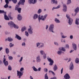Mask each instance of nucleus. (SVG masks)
Here are the masks:
<instances>
[{
  "label": "nucleus",
  "mask_w": 79,
  "mask_h": 79,
  "mask_svg": "<svg viewBox=\"0 0 79 79\" xmlns=\"http://www.w3.org/2000/svg\"><path fill=\"white\" fill-rule=\"evenodd\" d=\"M48 16V14H46L44 15V16L43 15H41L40 14H39V15L37 14H35L33 16V19H37V18H38V20L39 23H40V20L42 21H45L46 20V18Z\"/></svg>",
  "instance_id": "f257e3e1"
},
{
  "label": "nucleus",
  "mask_w": 79,
  "mask_h": 79,
  "mask_svg": "<svg viewBox=\"0 0 79 79\" xmlns=\"http://www.w3.org/2000/svg\"><path fill=\"white\" fill-rule=\"evenodd\" d=\"M66 17H67V19L68 20V23L69 24V25L70 26L72 25V24H73V19L70 18V16L68 14H66Z\"/></svg>",
  "instance_id": "f03ea898"
},
{
  "label": "nucleus",
  "mask_w": 79,
  "mask_h": 79,
  "mask_svg": "<svg viewBox=\"0 0 79 79\" xmlns=\"http://www.w3.org/2000/svg\"><path fill=\"white\" fill-rule=\"evenodd\" d=\"M24 71V68L23 67L21 68L20 69V71L17 70V76H19V79L22 77V75H23V73H21V72Z\"/></svg>",
  "instance_id": "7ed1b4c3"
},
{
  "label": "nucleus",
  "mask_w": 79,
  "mask_h": 79,
  "mask_svg": "<svg viewBox=\"0 0 79 79\" xmlns=\"http://www.w3.org/2000/svg\"><path fill=\"white\" fill-rule=\"evenodd\" d=\"M36 47L38 48H44V43H43L38 42L36 43Z\"/></svg>",
  "instance_id": "20e7f679"
},
{
  "label": "nucleus",
  "mask_w": 79,
  "mask_h": 79,
  "mask_svg": "<svg viewBox=\"0 0 79 79\" xmlns=\"http://www.w3.org/2000/svg\"><path fill=\"white\" fill-rule=\"evenodd\" d=\"M54 29V25L53 24H51L49 27V31L51 32L54 33L55 32L53 31Z\"/></svg>",
  "instance_id": "39448f33"
},
{
  "label": "nucleus",
  "mask_w": 79,
  "mask_h": 79,
  "mask_svg": "<svg viewBox=\"0 0 79 79\" xmlns=\"http://www.w3.org/2000/svg\"><path fill=\"white\" fill-rule=\"evenodd\" d=\"M28 32L29 34H33V28H32L31 25L29 26V28L28 29Z\"/></svg>",
  "instance_id": "423d86ee"
},
{
  "label": "nucleus",
  "mask_w": 79,
  "mask_h": 79,
  "mask_svg": "<svg viewBox=\"0 0 79 79\" xmlns=\"http://www.w3.org/2000/svg\"><path fill=\"white\" fill-rule=\"evenodd\" d=\"M74 11L75 12V13L74 14H72V15L73 16H76L77 15V14L78 13H79V7H77L75 10Z\"/></svg>",
  "instance_id": "0eeeda50"
},
{
  "label": "nucleus",
  "mask_w": 79,
  "mask_h": 79,
  "mask_svg": "<svg viewBox=\"0 0 79 79\" xmlns=\"http://www.w3.org/2000/svg\"><path fill=\"white\" fill-rule=\"evenodd\" d=\"M47 59L49 62H50L49 64V65L50 66H52L53 64V60L51 58L49 57H47Z\"/></svg>",
  "instance_id": "6e6552de"
},
{
  "label": "nucleus",
  "mask_w": 79,
  "mask_h": 79,
  "mask_svg": "<svg viewBox=\"0 0 79 79\" xmlns=\"http://www.w3.org/2000/svg\"><path fill=\"white\" fill-rule=\"evenodd\" d=\"M15 23L13 22V21H10L8 23V26L10 27V29H13V25Z\"/></svg>",
  "instance_id": "1a4fd4ad"
},
{
  "label": "nucleus",
  "mask_w": 79,
  "mask_h": 79,
  "mask_svg": "<svg viewBox=\"0 0 79 79\" xmlns=\"http://www.w3.org/2000/svg\"><path fill=\"white\" fill-rule=\"evenodd\" d=\"M3 62L4 64L6 66H8V62L7 61H6V59H5V57H4L3 58Z\"/></svg>",
  "instance_id": "9d476101"
},
{
  "label": "nucleus",
  "mask_w": 79,
  "mask_h": 79,
  "mask_svg": "<svg viewBox=\"0 0 79 79\" xmlns=\"http://www.w3.org/2000/svg\"><path fill=\"white\" fill-rule=\"evenodd\" d=\"M25 2V0H20L18 2V5H23V6H24Z\"/></svg>",
  "instance_id": "9b49d317"
},
{
  "label": "nucleus",
  "mask_w": 79,
  "mask_h": 79,
  "mask_svg": "<svg viewBox=\"0 0 79 79\" xmlns=\"http://www.w3.org/2000/svg\"><path fill=\"white\" fill-rule=\"evenodd\" d=\"M37 0H28V2L29 4H35Z\"/></svg>",
  "instance_id": "f8f14e48"
},
{
  "label": "nucleus",
  "mask_w": 79,
  "mask_h": 79,
  "mask_svg": "<svg viewBox=\"0 0 79 79\" xmlns=\"http://www.w3.org/2000/svg\"><path fill=\"white\" fill-rule=\"evenodd\" d=\"M69 69L71 71H72L74 69V64L73 62H71L69 66Z\"/></svg>",
  "instance_id": "ddd939ff"
},
{
  "label": "nucleus",
  "mask_w": 79,
  "mask_h": 79,
  "mask_svg": "<svg viewBox=\"0 0 79 79\" xmlns=\"http://www.w3.org/2000/svg\"><path fill=\"white\" fill-rule=\"evenodd\" d=\"M6 15V12H5V13L4 14V19L6 21H9V20H10V19Z\"/></svg>",
  "instance_id": "4468645a"
},
{
  "label": "nucleus",
  "mask_w": 79,
  "mask_h": 79,
  "mask_svg": "<svg viewBox=\"0 0 79 79\" xmlns=\"http://www.w3.org/2000/svg\"><path fill=\"white\" fill-rule=\"evenodd\" d=\"M40 55H38L36 57V61L37 62H40L41 61V59L40 58Z\"/></svg>",
  "instance_id": "2eb2a0df"
},
{
  "label": "nucleus",
  "mask_w": 79,
  "mask_h": 79,
  "mask_svg": "<svg viewBox=\"0 0 79 79\" xmlns=\"http://www.w3.org/2000/svg\"><path fill=\"white\" fill-rule=\"evenodd\" d=\"M63 8L62 10L64 12H66L67 11V7H66V4H64L63 5Z\"/></svg>",
  "instance_id": "dca6fc26"
},
{
  "label": "nucleus",
  "mask_w": 79,
  "mask_h": 79,
  "mask_svg": "<svg viewBox=\"0 0 79 79\" xmlns=\"http://www.w3.org/2000/svg\"><path fill=\"white\" fill-rule=\"evenodd\" d=\"M17 19L19 21H21L23 19V17L21 14H18L17 16Z\"/></svg>",
  "instance_id": "f3484780"
},
{
  "label": "nucleus",
  "mask_w": 79,
  "mask_h": 79,
  "mask_svg": "<svg viewBox=\"0 0 79 79\" xmlns=\"http://www.w3.org/2000/svg\"><path fill=\"white\" fill-rule=\"evenodd\" d=\"M73 48L74 50H77V45L74 43H72Z\"/></svg>",
  "instance_id": "a211bd4d"
},
{
  "label": "nucleus",
  "mask_w": 79,
  "mask_h": 79,
  "mask_svg": "<svg viewBox=\"0 0 79 79\" xmlns=\"http://www.w3.org/2000/svg\"><path fill=\"white\" fill-rule=\"evenodd\" d=\"M64 77L66 79H69L70 78V76L68 73H66L64 76Z\"/></svg>",
  "instance_id": "6ab92c4d"
},
{
  "label": "nucleus",
  "mask_w": 79,
  "mask_h": 79,
  "mask_svg": "<svg viewBox=\"0 0 79 79\" xmlns=\"http://www.w3.org/2000/svg\"><path fill=\"white\" fill-rule=\"evenodd\" d=\"M51 3L53 4H55V5H57L58 4V1L55 0H51Z\"/></svg>",
  "instance_id": "aec40b11"
},
{
  "label": "nucleus",
  "mask_w": 79,
  "mask_h": 79,
  "mask_svg": "<svg viewBox=\"0 0 79 79\" xmlns=\"http://www.w3.org/2000/svg\"><path fill=\"white\" fill-rule=\"evenodd\" d=\"M15 38H16L17 39H18V40H21L22 39H21V37H20V36H19V35H18L17 34H15Z\"/></svg>",
  "instance_id": "412c9836"
},
{
  "label": "nucleus",
  "mask_w": 79,
  "mask_h": 79,
  "mask_svg": "<svg viewBox=\"0 0 79 79\" xmlns=\"http://www.w3.org/2000/svg\"><path fill=\"white\" fill-rule=\"evenodd\" d=\"M60 35L62 39H65V38L67 37V36L64 35V34L63 33H61Z\"/></svg>",
  "instance_id": "4be33fe9"
},
{
  "label": "nucleus",
  "mask_w": 79,
  "mask_h": 79,
  "mask_svg": "<svg viewBox=\"0 0 79 79\" xmlns=\"http://www.w3.org/2000/svg\"><path fill=\"white\" fill-rule=\"evenodd\" d=\"M75 24L77 25H79V18L78 19L77 18H76L75 20Z\"/></svg>",
  "instance_id": "5701e85b"
},
{
  "label": "nucleus",
  "mask_w": 79,
  "mask_h": 79,
  "mask_svg": "<svg viewBox=\"0 0 79 79\" xmlns=\"http://www.w3.org/2000/svg\"><path fill=\"white\" fill-rule=\"evenodd\" d=\"M53 69L54 71H56V70L58 69V67L57 66V65H56V64H55V66H54Z\"/></svg>",
  "instance_id": "b1692460"
},
{
  "label": "nucleus",
  "mask_w": 79,
  "mask_h": 79,
  "mask_svg": "<svg viewBox=\"0 0 79 79\" xmlns=\"http://www.w3.org/2000/svg\"><path fill=\"white\" fill-rule=\"evenodd\" d=\"M7 40L9 42H13V39H12L11 37H9L7 38Z\"/></svg>",
  "instance_id": "393cba45"
},
{
  "label": "nucleus",
  "mask_w": 79,
  "mask_h": 79,
  "mask_svg": "<svg viewBox=\"0 0 79 79\" xmlns=\"http://www.w3.org/2000/svg\"><path fill=\"white\" fill-rule=\"evenodd\" d=\"M59 50H60L61 51H63V52H65L66 50L64 49V48L63 47L60 48H59Z\"/></svg>",
  "instance_id": "a878e982"
},
{
  "label": "nucleus",
  "mask_w": 79,
  "mask_h": 79,
  "mask_svg": "<svg viewBox=\"0 0 79 79\" xmlns=\"http://www.w3.org/2000/svg\"><path fill=\"white\" fill-rule=\"evenodd\" d=\"M54 21L56 23H60V20L58 19L57 18H55Z\"/></svg>",
  "instance_id": "bb28decb"
},
{
  "label": "nucleus",
  "mask_w": 79,
  "mask_h": 79,
  "mask_svg": "<svg viewBox=\"0 0 79 79\" xmlns=\"http://www.w3.org/2000/svg\"><path fill=\"white\" fill-rule=\"evenodd\" d=\"M19 6H20V5L19 4H18V3L17 5L15 6V10H17L18 9H19Z\"/></svg>",
  "instance_id": "cd10ccee"
},
{
  "label": "nucleus",
  "mask_w": 79,
  "mask_h": 79,
  "mask_svg": "<svg viewBox=\"0 0 79 79\" xmlns=\"http://www.w3.org/2000/svg\"><path fill=\"white\" fill-rule=\"evenodd\" d=\"M32 68L33 69V70L34 71H35V72H37V71H38V69H37L34 66H33L32 67Z\"/></svg>",
  "instance_id": "c85d7f7f"
},
{
  "label": "nucleus",
  "mask_w": 79,
  "mask_h": 79,
  "mask_svg": "<svg viewBox=\"0 0 79 79\" xmlns=\"http://www.w3.org/2000/svg\"><path fill=\"white\" fill-rule=\"evenodd\" d=\"M13 27H14L15 29H18L19 28V26L14 23L13 25Z\"/></svg>",
  "instance_id": "c756f323"
},
{
  "label": "nucleus",
  "mask_w": 79,
  "mask_h": 79,
  "mask_svg": "<svg viewBox=\"0 0 79 79\" xmlns=\"http://www.w3.org/2000/svg\"><path fill=\"white\" fill-rule=\"evenodd\" d=\"M26 27H24L22 28L21 31V32H23L24 31H26Z\"/></svg>",
  "instance_id": "7c9ffc66"
},
{
  "label": "nucleus",
  "mask_w": 79,
  "mask_h": 79,
  "mask_svg": "<svg viewBox=\"0 0 79 79\" xmlns=\"http://www.w3.org/2000/svg\"><path fill=\"white\" fill-rule=\"evenodd\" d=\"M40 52L41 55H43L44 54V53H45L44 52V51L43 50H40Z\"/></svg>",
  "instance_id": "2f4dec72"
},
{
  "label": "nucleus",
  "mask_w": 79,
  "mask_h": 79,
  "mask_svg": "<svg viewBox=\"0 0 79 79\" xmlns=\"http://www.w3.org/2000/svg\"><path fill=\"white\" fill-rule=\"evenodd\" d=\"M42 9H39L37 11V13L38 14H40L42 13Z\"/></svg>",
  "instance_id": "473e14b6"
},
{
  "label": "nucleus",
  "mask_w": 79,
  "mask_h": 79,
  "mask_svg": "<svg viewBox=\"0 0 79 79\" xmlns=\"http://www.w3.org/2000/svg\"><path fill=\"white\" fill-rule=\"evenodd\" d=\"M75 62L76 63H77V64H79V58H76L75 60Z\"/></svg>",
  "instance_id": "72a5a7b5"
},
{
  "label": "nucleus",
  "mask_w": 79,
  "mask_h": 79,
  "mask_svg": "<svg viewBox=\"0 0 79 79\" xmlns=\"http://www.w3.org/2000/svg\"><path fill=\"white\" fill-rule=\"evenodd\" d=\"M61 53H62V51H61V50H59L57 52V54L58 55H61Z\"/></svg>",
  "instance_id": "f704fd0d"
},
{
  "label": "nucleus",
  "mask_w": 79,
  "mask_h": 79,
  "mask_svg": "<svg viewBox=\"0 0 79 79\" xmlns=\"http://www.w3.org/2000/svg\"><path fill=\"white\" fill-rule=\"evenodd\" d=\"M10 50L8 48H6V54H8L10 52Z\"/></svg>",
  "instance_id": "c9c22d12"
},
{
  "label": "nucleus",
  "mask_w": 79,
  "mask_h": 79,
  "mask_svg": "<svg viewBox=\"0 0 79 79\" xmlns=\"http://www.w3.org/2000/svg\"><path fill=\"white\" fill-rule=\"evenodd\" d=\"M8 69L9 71H11V70H12V68H11V66H10V65H9L8 66Z\"/></svg>",
  "instance_id": "e433bc0d"
},
{
  "label": "nucleus",
  "mask_w": 79,
  "mask_h": 79,
  "mask_svg": "<svg viewBox=\"0 0 79 79\" xmlns=\"http://www.w3.org/2000/svg\"><path fill=\"white\" fill-rule=\"evenodd\" d=\"M25 34L27 37H28L29 36V32L27 31H25Z\"/></svg>",
  "instance_id": "4c0bfd02"
},
{
  "label": "nucleus",
  "mask_w": 79,
  "mask_h": 79,
  "mask_svg": "<svg viewBox=\"0 0 79 79\" xmlns=\"http://www.w3.org/2000/svg\"><path fill=\"white\" fill-rule=\"evenodd\" d=\"M21 8H19L17 10V11H18V13H21Z\"/></svg>",
  "instance_id": "58836bf2"
},
{
  "label": "nucleus",
  "mask_w": 79,
  "mask_h": 79,
  "mask_svg": "<svg viewBox=\"0 0 79 79\" xmlns=\"http://www.w3.org/2000/svg\"><path fill=\"white\" fill-rule=\"evenodd\" d=\"M43 55L44 59H46L47 58V56L45 53H44V54H43Z\"/></svg>",
  "instance_id": "ea45409f"
},
{
  "label": "nucleus",
  "mask_w": 79,
  "mask_h": 79,
  "mask_svg": "<svg viewBox=\"0 0 79 79\" xmlns=\"http://www.w3.org/2000/svg\"><path fill=\"white\" fill-rule=\"evenodd\" d=\"M54 44L55 45H56V46H59V45L58 43L56 42H54Z\"/></svg>",
  "instance_id": "a19ab883"
},
{
  "label": "nucleus",
  "mask_w": 79,
  "mask_h": 79,
  "mask_svg": "<svg viewBox=\"0 0 79 79\" xmlns=\"http://www.w3.org/2000/svg\"><path fill=\"white\" fill-rule=\"evenodd\" d=\"M44 79H48V76H47V73H46L44 76Z\"/></svg>",
  "instance_id": "79ce46f5"
},
{
  "label": "nucleus",
  "mask_w": 79,
  "mask_h": 79,
  "mask_svg": "<svg viewBox=\"0 0 79 79\" xmlns=\"http://www.w3.org/2000/svg\"><path fill=\"white\" fill-rule=\"evenodd\" d=\"M9 60H13V58L12 56H9L8 58Z\"/></svg>",
  "instance_id": "37998d69"
},
{
  "label": "nucleus",
  "mask_w": 79,
  "mask_h": 79,
  "mask_svg": "<svg viewBox=\"0 0 79 79\" xmlns=\"http://www.w3.org/2000/svg\"><path fill=\"white\" fill-rule=\"evenodd\" d=\"M12 43H10V48H11V47H13V46H14V44H12Z\"/></svg>",
  "instance_id": "c03bdc74"
},
{
  "label": "nucleus",
  "mask_w": 79,
  "mask_h": 79,
  "mask_svg": "<svg viewBox=\"0 0 79 79\" xmlns=\"http://www.w3.org/2000/svg\"><path fill=\"white\" fill-rule=\"evenodd\" d=\"M71 3V0H68L67 1V5H69Z\"/></svg>",
  "instance_id": "a18cd8bd"
},
{
  "label": "nucleus",
  "mask_w": 79,
  "mask_h": 79,
  "mask_svg": "<svg viewBox=\"0 0 79 79\" xmlns=\"http://www.w3.org/2000/svg\"><path fill=\"white\" fill-rule=\"evenodd\" d=\"M5 13V12L4 10H0V14H4Z\"/></svg>",
  "instance_id": "49530a36"
},
{
  "label": "nucleus",
  "mask_w": 79,
  "mask_h": 79,
  "mask_svg": "<svg viewBox=\"0 0 79 79\" xmlns=\"http://www.w3.org/2000/svg\"><path fill=\"white\" fill-rule=\"evenodd\" d=\"M5 33L6 35H8V34H10V32H8L7 31H5Z\"/></svg>",
  "instance_id": "de8ad7c7"
},
{
  "label": "nucleus",
  "mask_w": 79,
  "mask_h": 79,
  "mask_svg": "<svg viewBox=\"0 0 79 79\" xmlns=\"http://www.w3.org/2000/svg\"><path fill=\"white\" fill-rule=\"evenodd\" d=\"M22 45L23 47H26V43L24 42L22 43Z\"/></svg>",
  "instance_id": "09e8293b"
},
{
  "label": "nucleus",
  "mask_w": 79,
  "mask_h": 79,
  "mask_svg": "<svg viewBox=\"0 0 79 79\" xmlns=\"http://www.w3.org/2000/svg\"><path fill=\"white\" fill-rule=\"evenodd\" d=\"M23 57H22L20 58V60L19 61V63H21L22 61H23Z\"/></svg>",
  "instance_id": "8fccbe9b"
},
{
  "label": "nucleus",
  "mask_w": 79,
  "mask_h": 79,
  "mask_svg": "<svg viewBox=\"0 0 79 79\" xmlns=\"http://www.w3.org/2000/svg\"><path fill=\"white\" fill-rule=\"evenodd\" d=\"M4 7L5 8H8V5L7 4H6L5 6H4Z\"/></svg>",
  "instance_id": "3c124183"
},
{
  "label": "nucleus",
  "mask_w": 79,
  "mask_h": 79,
  "mask_svg": "<svg viewBox=\"0 0 79 79\" xmlns=\"http://www.w3.org/2000/svg\"><path fill=\"white\" fill-rule=\"evenodd\" d=\"M5 2L6 3V4H7L9 3V1H8V0H5Z\"/></svg>",
  "instance_id": "603ef678"
},
{
  "label": "nucleus",
  "mask_w": 79,
  "mask_h": 79,
  "mask_svg": "<svg viewBox=\"0 0 79 79\" xmlns=\"http://www.w3.org/2000/svg\"><path fill=\"white\" fill-rule=\"evenodd\" d=\"M70 39H73V35H70Z\"/></svg>",
  "instance_id": "864d4df0"
},
{
  "label": "nucleus",
  "mask_w": 79,
  "mask_h": 79,
  "mask_svg": "<svg viewBox=\"0 0 79 79\" xmlns=\"http://www.w3.org/2000/svg\"><path fill=\"white\" fill-rule=\"evenodd\" d=\"M44 71H46V73H47V71H48V69L47 68H45L44 69Z\"/></svg>",
  "instance_id": "5fc2aeb1"
},
{
  "label": "nucleus",
  "mask_w": 79,
  "mask_h": 79,
  "mask_svg": "<svg viewBox=\"0 0 79 79\" xmlns=\"http://www.w3.org/2000/svg\"><path fill=\"white\" fill-rule=\"evenodd\" d=\"M48 25H46V27H45L46 29V30H47V29H48Z\"/></svg>",
  "instance_id": "6e6d98bb"
},
{
  "label": "nucleus",
  "mask_w": 79,
  "mask_h": 79,
  "mask_svg": "<svg viewBox=\"0 0 79 79\" xmlns=\"http://www.w3.org/2000/svg\"><path fill=\"white\" fill-rule=\"evenodd\" d=\"M63 68H62L61 70V74H62L63 73Z\"/></svg>",
  "instance_id": "4d7b16f0"
},
{
  "label": "nucleus",
  "mask_w": 79,
  "mask_h": 79,
  "mask_svg": "<svg viewBox=\"0 0 79 79\" xmlns=\"http://www.w3.org/2000/svg\"><path fill=\"white\" fill-rule=\"evenodd\" d=\"M50 79H56V77H53L51 78Z\"/></svg>",
  "instance_id": "13d9d810"
},
{
  "label": "nucleus",
  "mask_w": 79,
  "mask_h": 79,
  "mask_svg": "<svg viewBox=\"0 0 79 79\" xmlns=\"http://www.w3.org/2000/svg\"><path fill=\"white\" fill-rule=\"evenodd\" d=\"M56 9H57L56 7H53L52 8V11H53L54 10H55Z\"/></svg>",
  "instance_id": "bf43d9fd"
},
{
  "label": "nucleus",
  "mask_w": 79,
  "mask_h": 79,
  "mask_svg": "<svg viewBox=\"0 0 79 79\" xmlns=\"http://www.w3.org/2000/svg\"><path fill=\"white\" fill-rule=\"evenodd\" d=\"M3 64V61L0 60V64Z\"/></svg>",
  "instance_id": "052dcab7"
},
{
  "label": "nucleus",
  "mask_w": 79,
  "mask_h": 79,
  "mask_svg": "<svg viewBox=\"0 0 79 79\" xmlns=\"http://www.w3.org/2000/svg\"><path fill=\"white\" fill-rule=\"evenodd\" d=\"M60 5H58L57 7H56V9H58V8H60Z\"/></svg>",
  "instance_id": "680f3d73"
},
{
  "label": "nucleus",
  "mask_w": 79,
  "mask_h": 79,
  "mask_svg": "<svg viewBox=\"0 0 79 79\" xmlns=\"http://www.w3.org/2000/svg\"><path fill=\"white\" fill-rule=\"evenodd\" d=\"M41 68H40H40H38V71H40V70H41Z\"/></svg>",
  "instance_id": "e2e57ef3"
},
{
  "label": "nucleus",
  "mask_w": 79,
  "mask_h": 79,
  "mask_svg": "<svg viewBox=\"0 0 79 79\" xmlns=\"http://www.w3.org/2000/svg\"><path fill=\"white\" fill-rule=\"evenodd\" d=\"M9 18L10 19H11V20H13V18L11 17V16L10 17H9Z\"/></svg>",
  "instance_id": "0e129e2a"
},
{
  "label": "nucleus",
  "mask_w": 79,
  "mask_h": 79,
  "mask_svg": "<svg viewBox=\"0 0 79 79\" xmlns=\"http://www.w3.org/2000/svg\"><path fill=\"white\" fill-rule=\"evenodd\" d=\"M11 16V14L10 13L8 15V17H9V18H10V17Z\"/></svg>",
  "instance_id": "69168bd1"
},
{
  "label": "nucleus",
  "mask_w": 79,
  "mask_h": 79,
  "mask_svg": "<svg viewBox=\"0 0 79 79\" xmlns=\"http://www.w3.org/2000/svg\"><path fill=\"white\" fill-rule=\"evenodd\" d=\"M52 74L53 76H55V73H54V72L53 71L52 72Z\"/></svg>",
  "instance_id": "338daca9"
},
{
  "label": "nucleus",
  "mask_w": 79,
  "mask_h": 79,
  "mask_svg": "<svg viewBox=\"0 0 79 79\" xmlns=\"http://www.w3.org/2000/svg\"><path fill=\"white\" fill-rule=\"evenodd\" d=\"M30 78L31 79H34V78H33V77H32V76H30Z\"/></svg>",
  "instance_id": "774afa93"
}]
</instances>
